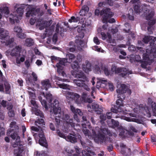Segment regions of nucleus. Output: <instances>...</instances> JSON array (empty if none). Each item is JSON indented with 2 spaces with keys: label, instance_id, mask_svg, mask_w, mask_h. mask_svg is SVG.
Segmentation results:
<instances>
[{
  "label": "nucleus",
  "instance_id": "obj_64",
  "mask_svg": "<svg viewBox=\"0 0 156 156\" xmlns=\"http://www.w3.org/2000/svg\"><path fill=\"white\" fill-rule=\"evenodd\" d=\"M82 10H84L85 11H86V12H88L89 11V8L86 5H84L82 7Z\"/></svg>",
  "mask_w": 156,
  "mask_h": 156
},
{
  "label": "nucleus",
  "instance_id": "obj_42",
  "mask_svg": "<svg viewBox=\"0 0 156 156\" xmlns=\"http://www.w3.org/2000/svg\"><path fill=\"white\" fill-rule=\"evenodd\" d=\"M69 45L70 47L69 48V50L70 51L73 52L75 51V45H74V43L73 42H70Z\"/></svg>",
  "mask_w": 156,
  "mask_h": 156
},
{
  "label": "nucleus",
  "instance_id": "obj_35",
  "mask_svg": "<svg viewBox=\"0 0 156 156\" xmlns=\"http://www.w3.org/2000/svg\"><path fill=\"white\" fill-rule=\"evenodd\" d=\"M58 86L60 88L64 89L70 90L71 88L69 85L64 83L59 84H58Z\"/></svg>",
  "mask_w": 156,
  "mask_h": 156
},
{
  "label": "nucleus",
  "instance_id": "obj_34",
  "mask_svg": "<svg viewBox=\"0 0 156 156\" xmlns=\"http://www.w3.org/2000/svg\"><path fill=\"white\" fill-rule=\"evenodd\" d=\"M34 44L33 40L31 39L28 38L26 39L25 44L26 45L30 46Z\"/></svg>",
  "mask_w": 156,
  "mask_h": 156
},
{
  "label": "nucleus",
  "instance_id": "obj_20",
  "mask_svg": "<svg viewBox=\"0 0 156 156\" xmlns=\"http://www.w3.org/2000/svg\"><path fill=\"white\" fill-rule=\"evenodd\" d=\"M41 88L42 89L47 90L48 88L51 87V84L48 79L43 80L41 82Z\"/></svg>",
  "mask_w": 156,
  "mask_h": 156
},
{
  "label": "nucleus",
  "instance_id": "obj_58",
  "mask_svg": "<svg viewBox=\"0 0 156 156\" xmlns=\"http://www.w3.org/2000/svg\"><path fill=\"white\" fill-rule=\"evenodd\" d=\"M94 41L97 44H99L100 43V41L97 37H95L94 38Z\"/></svg>",
  "mask_w": 156,
  "mask_h": 156
},
{
  "label": "nucleus",
  "instance_id": "obj_40",
  "mask_svg": "<svg viewBox=\"0 0 156 156\" xmlns=\"http://www.w3.org/2000/svg\"><path fill=\"white\" fill-rule=\"evenodd\" d=\"M79 18L78 17L76 18L74 16H73L69 20V22L70 23L72 22L77 23L79 21Z\"/></svg>",
  "mask_w": 156,
  "mask_h": 156
},
{
  "label": "nucleus",
  "instance_id": "obj_45",
  "mask_svg": "<svg viewBox=\"0 0 156 156\" xmlns=\"http://www.w3.org/2000/svg\"><path fill=\"white\" fill-rule=\"evenodd\" d=\"M102 68H100L98 65L95 66L94 67V70L96 73H98L101 71Z\"/></svg>",
  "mask_w": 156,
  "mask_h": 156
},
{
  "label": "nucleus",
  "instance_id": "obj_29",
  "mask_svg": "<svg viewBox=\"0 0 156 156\" xmlns=\"http://www.w3.org/2000/svg\"><path fill=\"white\" fill-rule=\"evenodd\" d=\"M140 111L143 112V114L145 115H146L148 117H150L151 116L150 111L149 109L147 107H145L143 108L140 109Z\"/></svg>",
  "mask_w": 156,
  "mask_h": 156
},
{
  "label": "nucleus",
  "instance_id": "obj_50",
  "mask_svg": "<svg viewBox=\"0 0 156 156\" xmlns=\"http://www.w3.org/2000/svg\"><path fill=\"white\" fill-rule=\"evenodd\" d=\"M13 108V105L11 103H8L7 105V108L9 111L13 110L12 108Z\"/></svg>",
  "mask_w": 156,
  "mask_h": 156
},
{
  "label": "nucleus",
  "instance_id": "obj_5",
  "mask_svg": "<svg viewBox=\"0 0 156 156\" xmlns=\"http://www.w3.org/2000/svg\"><path fill=\"white\" fill-rule=\"evenodd\" d=\"M80 74H77L75 75V77L79 78V79H75L73 80V82L77 86L83 87V88L87 91L90 89L88 86L85 84V83L88 82L89 80L83 73L80 72Z\"/></svg>",
  "mask_w": 156,
  "mask_h": 156
},
{
  "label": "nucleus",
  "instance_id": "obj_38",
  "mask_svg": "<svg viewBox=\"0 0 156 156\" xmlns=\"http://www.w3.org/2000/svg\"><path fill=\"white\" fill-rule=\"evenodd\" d=\"M25 56L24 55H23L20 58H17L16 59V62L17 64H20L21 62H23L25 60Z\"/></svg>",
  "mask_w": 156,
  "mask_h": 156
},
{
  "label": "nucleus",
  "instance_id": "obj_51",
  "mask_svg": "<svg viewBox=\"0 0 156 156\" xmlns=\"http://www.w3.org/2000/svg\"><path fill=\"white\" fill-rule=\"evenodd\" d=\"M140 7L137 5L134 6V10L136 13H139L140 12Z\"/></svg>",
  "mask_w": 156,
  "mask_h": 156
},
{
  "label": "nucleus",
  "instance_id": "obj_55",
  "mask_svg": "<svg viewBox=\"0 0 156 156\" xmlns=\"http://www.w3.org/2000/svg\"><path fill=\"white\" fill-rule=\"evenodd\" d=\"M8 114L9 117H13L14 115L13 110L9 111Z\"/></svg>",
  "mask_w": 156,
  "mask_h": 156
},
{
  "label": "nucleus",
  "instance_id": "obj_59",
  "mask_svg": "<svg viewBox=\"0 0 156 156\" xmlns=\"http://www.w3.org/2000/svg\"><path fill=\"white\" fill-rule=\"evenodd\" d=\"M70 108L71 111L75 114L76 112L77 109H76L72 105H70Z\"/></svg>",
  "mask_w": 156,
  "mask_h": 156
},
{
  "label": "nucleus",
  "instance_id": "obj_28",
  "mask_svg": "<svg viewBox=\"0 0 156 156\" xmlns=\"http://www.w3.org/2000/svg\"><path fill=\"white\" fill-rule=\"evenodd\" d=\"M64 65H60L59 64H57L56 65V66L57 68V71L59 75L62 76L63 77L66 76V73L63 71V67Z\"/></svg>",
  "mask_w": 156,
  "mask_h": 156
},
{
  "label": "nucleus",
  "instance_id": "obj_17",
  "mask_svg": "<svg viewBox=\"0 0 156 156\" xmlns=\"http://www.w3.org/2000/svg\"><path fill=\"white\" fill-rule=\"evenodd\" d=\"M13 30L14 32L16 33L17 35L19 37L23 38L26 37V35L22 33V30L20 27L15 26Z\"/></svg>",
  "mask_w": 156,
  "mask_h": 156
},
{
  "label": "nucleus",
  "instance_id": "obj_37",
  "mask_svg": "<svg viewBox=\"0 0 156 156\" xmlns=\"http://www.w3.org/2000/svg\"><path fill=\"white\" fill-rule=\"evenodd\" d=\"M42 95H43L47 100H48L49 101H50L51 102L52 101V95L50 93H48L45 95L44 93H43Z\"/></svg>",
  "mask_w": 156,
  "mask_h": 156
},
{
  "label": "nucleus",
  "instance_id": "obj_24",
  "mask_svg": "<svg viewBox=\"0 0 156 156\" xmlns=\"http://www.w3.org/2000/svg\"><path fill=\"white\" fill-rule=\"evenodd\" d=\"M86 65L82 66L83 71L86 73H88L91 70V64L88 61L85 62Z\"/></svg>",
  "mask_w": 156,
  "mask_h": 156
},
{
  "label": "nucleus",
  "instance_id": "obj_18",
  "mask_svg": "<svg viewBox=\"0 0 156 156\" xmlns=\"http://www.w3.org/2000/svg\"><path fill=\"white\" fill-rule=\"evenodd\" d=\"M154 12L153 10H149V13L147 16V20H150L148 23V24L150 26L152 25L155 23V20H151L154 16Z\"/></svg>",
  "mask_w": 156,
  "mask_h": 156
},
{
  "label": "nucleus",
  "instance_id": "obj_60",
  "mask_svg": "<svg viewBox=\"0 0 156 156\" xmlns=\"http://www.w3.org/2000/svg\"><path fill=\"white\" fill-rule=\"evenodd\" d=\"M83 132L86 136H89L90 132L89 130L87 129H83Z\"/></svg>",
  "mask_w": 156,
  "mask_h": 156
},
{
  "label": "nucleus",
  "instance_id": "obj_21",
  "mask_svg": "<svg viewBox=\"0 0 156 156\" xmlns=\"http://www.w3.org/2000/svg\"><path fill=\"white\" fill-rule=\"evenodd\" d=\"M98 80L96 85V87L97 88L99 89L100 87H105V84L107 82L106 80L102 78H98Z\"/></svg>",
  "mask_w": 156,
  "mask_h": 156
},
{
  "label": "nucleus",
  "instance_id": "obj_36",
  "mask_svg": "<svg viewBox=\"0 0 156 156\" xmlns=\"http://www.w3.org/2000/svg\"><path fill=\"white\" fill-rule=\"evenodd\" d=\"M152 110L153 115L156 116V104L154 102H152L151 104Z\"/></svg>",
  "mask_w": 156,
  "mask_h": 156
},
{
  "label": "nucleus",
  "instance_id": "obj_53",
  "mask_svg": "<svg viewBox=\"0 0 156 156\" xmlns=\"http://www.w3.org/2000/svg\"><path fill=\"white\" fill-rule=\"evenodd\" d=\"M25 64L27 68H28L30 66V61L29 59H27L25 62Z\"/></svg>",
  "mask_w": 156,
  "mask_h": 156
},
{
  "label": "nucleus",
  "instance_id": "obj_4",
  "mask_svg": "<svg viewBox=\"0 0 156 156\" xmlns=\"http://www.w3.org/2000/svg\"><path fill=\"white\" fill-rule=\"evenodd\" d=\"M26 6V5L24 4L21 5L16 4V5L15 8H17L16 11L13 12L12 14H11L7 17V19L9 20L11 23L14 24L15 21L17 23L18 22V20L20 19V18L23 14V9Z\"/></svg>",
  "mask_w": 156,
  "mask_h": 156
},
{
  "label": "nucleus",
  "instance_id": "obj_27",
  "mask_svg": "<svg viewBox=\"0 0 156 156\" xmlns=\"http://www.w3.org/2000/svg\"><path fill=\"white\" fill-rule=\"evenodd\" d=\"M123 119L128 122H137L138 123H142L143 121L139 119H135L131 118H123Z\"/></svg>",
  "mask_w": 156,
  "mask_h": 156
},
{
  "label": "nucleus",
  "instance_id": "obj_25",
  "mask_svg": "<svg viewBox=\"0 0 156 156\" xmlns=\"http://www.w3.org/2000/svg\"><path fill=\"white\" fill-rule=\"evenodd\" d=\"M75 58L76 56L73 54L71 53L67 54L66 55V59L67 60L66 64L67 62L69 63L73 62L74 61L76 60H75Z\"/></svg>",
  "mask_w": 156,
  "mask_h": 156
},
{
  "label": "nucleus",
  "instance_id": "obj_13",
  "mask_svg": "<svg viewBox=\"0 0 156 156\" xmlns=\"http://www.w3.org/2000/svg\"><path fill=\"white\" fill-rule=\"evenodd\" d=\"M31 103L34 106L32 107V110L33 111H34V114L37 116H40V117H43L44 116L43 113L38 109H37L36 108H38V105L37 104L36 101L34 100V99H32L30 101Z\"/></svg>",
  "mask_w": 156,
  "mask_h": 156
},
{
  "label": "nucleus",
  "instance_id": "obj_2",
  "mask_svg": "<svg viewBox=\"0 0 156 156\" xmlns=\"http://www.w3.org/2000/svg\"><path fill=\"white\" fill-rule=\"evenodd\" d=\"M156 41V38L153 36H145L143 39L145 43L150 42L151 47L146 50V53L143 55L144 62L145 63V66L149 62V61L152 60V57L156 58V44L152 46L154 42Z\"/></svg>",
  "mask_w": 156,
  "mask_h": 156
},
{
  "label": "nucleus",
  "instance_id": "obj_54",
  "mask_svg": "<svg viewBox=\"0 0 156 156\" xmlns=\"http://www.w3.org/2000/svg\"><path fill=\"white\" fill-rule=\"evenodd\" d=\"M35 153L36 154V156H45V154L44 152L36 151Z\"/></svg>",
  "mask_w": 156,
  "mask_h": 156
},
{
  "label": "nucleus",
  "instance_id": "obj_1",
  "mask_svg": "<svg viewBox=\"0 0 156 156\" xmlns=\"http://www.w3.org/2000/svg\"><path fill=\"white\" fill-rule=\"evenodd\" d=\"M117 87L118 89L116 90V92L118 94V97L121 99H118L116 101V105L114 108H111L112 112L114 113H117L118 112H121L122 109L124 106L123 101L122 100L125 98L124 94L126 92L129 94H131V91L129 89L128 87L124 84H118Z\"/></svg>",
  "mask_w": 156,
  "mask_h": 156
},
{
  "label": "nucleus",
  "instance_id": "obj_15",
  "mask_svg": "<svg viewBox=\"0 0 156 156\" xmlns=\"http://www.w3.org/2000/svg\"><path fill=\"white\" fill-rule=\"evenodd\" d=\"M71 67L76 72H72L71 74L75 77V75L77 73L80 74V72L83 73L82 71L78 72L79 69L80 68V65L78 62L76 60L74 61L73 63L71 64Z\"/></svg>",
  "mask_w": 156,
  "mask_h": 156
},
{
  "label": "nucleus",
  "instance_id": "obj_48",
  "mask_svg": "<svg viewBox=\"0 0 156 156\" xmlns=\"http://www.w3.org/2000/svg\"><path fill=\"white\" fill-rule=\"evenodd\" d=\"M66 151L68 154V155L69 156H73L72 154L73 153V151L71 149H69L67 150H66Z\"/></svg>",
  "mask_w": 156,
  "mask_h": 156
},
{
  "label": "nucleus",
  "instance_id": "obj_63",
  "mask_svg": "<svg viewBox=\"0 0 156 156\" xmlns=\"http://www.w3.org/2000/svg\"><path fill=\"white\" fill-rule=\"evenodd\" d=\"M76 59L77 61H76L77 62H80L82 60V56L80 55H78L77 56Z\"/></svg>",
  "mask_w": 156,
  "mask_h": 156
},
{
  "label": "nucleus",
  "instance_id": "obj_3",
  "mask_svg": "<svg viewBox=\"0 0 156 156\" xmlns=\"http://www.w3.org/2000/svg\"><path fill=\"white\" fill-rule=\"evenodd\" d=\"M35 124L37 126L38 125H40L38 126V128L34 126L31 127V130L36 132H39L37 136V134H34L35 138L36 140L38 139L39 143L41 145L46 147L47 146V143L43 131L45 128V123L43 119H39L35 121Z\"/></svg>",
  "mask_w": 156,
  "mask_h": 156
},
{
  "label": "nucleus",
  "instance_id": "obj_30",
  "mask_svg": "<svg viewBox=\"0 0 156 156\" xmlns=\"http://www.w3.org/2000/svg\"><path fill=\"white\" fill-rule=\"evenodd\" d=\"M121 147H125V146L123 145H121ZM121 153L122 154H124L126 155H127L128 154L129 155L130 154V150L129 148L123 147L121 149Z\"/></svg>",
  "mask_w": 156,
  "mask_h": 156
},
{
  "label": "nucleus",
  "instance_id": "obj_33",
  "mask_svg": "<svg viewBox=\"0 0 156 156\" xmlns=\"http://www.w3.org/2000/svg\"><path fill=\"white\" fill-rule=\"evenodd\" d=\"M10 126L11 128L10 130H18L19 128L18 126L16 125L15 122H12L10 124Z\"/></svg>",
  "mask_w": 156,
  "mask_h": 156
},
{
  "label": "nucleus",
  "instance_id": "obj_8",
  "mask_svg": "<svg viewBox=\"0 0 156 156\" xmlns=\"http://www.w3.org/2000/svg\"><path fill=\"white\" fill-rule=\"evenodd\" d=\"M63 93L66 96L67 100H73L78 105L80 104L82 102L80 97V95L77 93L65 90L63 91Z\"/></svg>",
  "mask_w": 156,
  "mask_h": 156
},
{
  "label": "nucleus",
  "instance_id": "obj_23",
  "mask_svg": "<svg viewBox=\"0 0 156 156\" xmlns=\"http://www.w3.org/2000/svg\"><path fill=\"white\" fill-rule=\"evenodd\" d=\"M21 48L19 46H17L14 48L11 51L10 54L12 56H18L20 55Z\"/></svg>",
  "mask_w": 156,
  "mask_h": 156
},
{
  "label": "nucleus",
  "instance_id": "obj_26",
  "mask_svg": "<svg viewBox=\"0 0 156 156\" xmlns=\"http://www.w3.org/2000/svg\"><path fill=\"white\" fill-rule=\"evenodd\" d=\"M27 12L26 14L27 17L30 16H33L34 15V13L35 12L34 8H32V6L30 5H28L27 9Z\"/></svg>",
  "mask_w": 156,
  "mask_h": 156
},
{
  "label": "nucleus",
  "instance_id": "obj_14",
  "mask_svg": "<svg viewBox=\"0 0 156 156\" xmlns=\"http://www.w3.org/2000/svg\"><path fill=\"white\" fill-rule=\"evenodd\" d=\"M87 108L89 111H91L93 110L97 112V113L101 114L102 110L99 108V105L95 103H93L91 105H88Z\"/></svg>",
  "mask_w": 156,
  "mask_h": 156
},
{
  "label": "nucleus",
  "instance_id": "obj_47",
  "mask_svg": "<svg viewBox=\"0 0 156 156\" xmlns=\"http://www.w3.org/2000/svg\"><path fill=\"white\" fill-rule=\"evenodd\" d=\"M28 92L30 95V99H35L36 97L35 94L34 93L32 92L31 91H28Z\"/></svg>",
  "mask_w": 156,
  "mask_h": 156
},
{
  "label": "nucleus",
  "instance_id": "obj_61",
  "mask_svg": "<svg viewBox=\"0 0 156 156\" xmlns=\"http://www.w3.org/2000/svg\"><path fill=\"white\" fill-rule=\"evenodd\" d=\"M36 21V19L35 18H32L30 20V23L31 25H33L35 23Z\"/></svg>",
  "mask_w": 156,
  "mask_h": 156
},
{
  "label": "nucleus",
  "instance_id": "obj_39",
  "mask_svg": "<svg viewBox=\"0 0 156 156\" xmlns=\"http://www.w3.org/2000/svg\"><path fill=\"white\" fill-rule=\"evenodd\" d=\"M109 120L108 121L112 123V126H114L116 127H118V126H119V122H118L116 121L113 119H109Z\"/></svg>",
  "mask_w": 156,
  "mask_h": 156
},
{
  "label": "nucleus",
  "instance_id": "obj_57",
  "mask_svg": "<svg viewBox=\"0 0 156 156\" xmlns=\"http://www.w3.org/2000/svg\"><path fill=\"white\" fill-rule=\"evenodd\" d=\"M92 49L98 52H100L101 48H99L98 46H94L92 47Z\"/></svg>",
  "mask_w": 156,
  "mask_h": 156
},
{
  "label": "nucleus",
  "instance_id": "obj_32",
  "mask_svg": "<svg viewBox=\"0 0 156 156\" xmlns=\"http://www.w3.org/2000/svg\"><path fill=\"white\" fill-rule=\"evenodd\" d=\"M87 152L85 151H83L82 154L83 155H86L87 156H92V155H95V153L93 152H91L89 150L87 151Z\"/></svg>",
  "mask_w": 156,
  "mask_h": 156
},
{
  "label": "nucleus",
  "instance_id": "obj_44",
  "mask_svg": "<svg viewBox=\"0 0 156 156\" xmlns=\"http://www.w3.org/2000/svg\"><path fill=\"white\" fill-rule=\"evenodd\" d=\"M108 86L109 88L110 91H112L113 90L114 88L113 85L112 83L109 82L107 83V82L105 84V86Z\"/></svg>",
  "mask_w": 156,
  "mask_h": 156
},
{
  "label": "nucleus",
  "instance_id": "obj_10",
  "mask_svg": "<svg viewBox=\"0 0 156 156\" xmlns=\"http://www.w3.org/2000/svg\"><path fill=\"white\" fill-rule=\"evenodd\" d=\"M59 103L58 101L55 99L50 104V113L51 114H54L56 115L61 112V108L59 107Z\"/></svg>",
  "mask_w": 156,
  "mask_h": 156
},
{
  "label": "nucleus",
  "instance_id": "obj_41",
  "mask_svg": "<svg viewBox=\"0 0 156 156\" xmlns=\"http://www.w3.org/2000/svg\"><path fill=\"white\" fill-rule=\"evenodd\" d=\"M39 99L43 106L46 109H48V107L46 104V101L44 100H42L41 97H39Z\"/></svg>",
  "mask_w": 156,
  "mask_h": 156
},
{
  "label": "nucleus",
  "instance_id": "obj_56",
  "mask_svg": "<svg viewBox=\"0 0 156 156\" xmlns=\"http://www.w3.org/2000/svg\"><path fill=\"white\" fill-rule=\"evenodd\" d=\"M84 102H88L89 103H91L92 102V100L90 98H84L83 100Z\"/></svg>",
  "mask_w": 156,
  "mask_h": 156
},
{
  "label": "nucleus",
  "instance_id": "obj_31",
  "mask_svg": "<svg viewBox=\"0 0 156 156\" xmlns=\"http://www.w3.org/2000/svg\"><path fill=\"white\" fill-rule=\"evenodd\" d=\"M101 35L102 37V38L103 40H105L107 38H108V40L110 41L111 39V35L108 33H107V35L104 32L101 33Z\"/></svg>",
  "mask_w": 156,
  "mask_h": 156
},
{
  "label": "nucleus",
  "instance_id": "obj_6",
  "mask_svg": "<svg viewBox=\"0 0 156 156\" xmlns=\"http://www.w3.org/2000/svg\"><path fill=\"white\" fill-rule=\"evenodd\" d=\"M100 15L103 16L102 22L104 23H107L108 21L110 23H112L115 22V19L113 18L108 20L114 15L113 13L110 11V9L109 8L102 10Z\"/></svg>",
  "mask_w": 156,
  "mask_h": 156
},
{
  "label": "nucleus",
  "instance_id": "obj_49",
  "mask_svg": "<svg viewBox=\"0 0 156 156\" xmlns=\"http://www.w3.org/2000/svg\"><path fill=\"white\" fill-rule=\"evenodd\" d=\"M2 13L6 15H7L9 13V9L7 7H5L2 11Z\"/></svg>",
  "mask_w": 156,
  "mask_h": 156
},
{
  "label": "nucleus",
  "instance_id": "obj_62",
  "mask_svg": "<svg viewBox=\"0 0 156 156\" xmlns=\"http://www.w3.org/2000/svg\"><path fill=\"white\" fill-rule=\"evenodd\" d=\"M4 134V129L3 127L0 126V136Z\"/></svg>",
  "mask_w": 156,
  "mask_h": 156
},
{
  "label": "nucleus",
  "instance_id": "obj_19",
  "mask_svg": "<svg viewBox=\"0 0 156 156\" xmlns=\"http://www.w3.org/2000/svg\"><path fill=\"white\" fill-rule=\"evenodd\" d=\"M121 72H123V73H122V76L123 77H124L127 74L132 73L131 71H129L125 68H116L115 73H118Z\"/></svg>",
  "mask_w": 156,
  "mask_h": 156
},
{
  "label": "nucleus",
  "instance_id": "obj_7",
  "mask_svg": "<svg viewBox=\"0 0 156 156\" xmlns=\"http://www.w3.org/2000/svg\"><path fill=\"white\" fill-rule=\"evenodd\" d=\"M0 38L1 42L2 43H5L7 45H10L13 43L14 39H9V33L7 31L4 30L3 28H0Z\"/></svg>",
  "mask_w": 156,
  "mask_h": 156
},
{
  "label": "nucleus",
  "instance_id": "obj_12",
  "mask_svg": "<svg viewBox=\"0 0 156 156\" xmlns=\"http://www.w3.org/2000/svg\"><path fill=\"white\" fill-rule=\"evenodd\" d=\"M57 133L60 137L65 139L67 141H70L72 143H75L76 142V139L74 135L70 134L67 137H66L64 134L61 133L59 130L57 131Z\"/></svg>",
  "mask_w": 156,
  "mask_h": 156
},
{
  "label": "nucleus",
  "instance_id": "obj_43",
  "mask_svg": "<svg viewBox=\"0 0 156 156\" xmlns=\"http://www.w3.org/2000/svg\"><path fill=\"white\" fill-rule=\"evenodd\" d=\"M103 70H104L105 74L106 75H111L113 73L112 72H110L108 70V68L106 66H104L103 67Z\"/></svg>",
  "mask_w": 156,
  "mask_h": 156
},
{
  "label": "nucleus",
  "instance_id": "obj_9",
  "mask_svg": "<svg viewBox=\"0 0 156 156\" xmlns=\"http://www.w3.org/2000/svg\"><path fill=\"white\" fill-rule=\"evenodd\" d=\"M18 130H8L7 133L8 135L10 136V137L13 140H16V143L12 145L13 147H16L18 145V143L20 141V138L18 135Z\"/></svg>",
  "mask_w": 156,
  "mask_h": 156
},
{
  "label": "nucleus",
  "instance_id": "obj_22",
  "mask_svg": "<svg viewBox=\"0 0 156 156\" xmlns=\"http://www.w3.org/2000/svg\"><path fill=\"white\" fill-rule=\"evenodd\" d=\"M99 134H98V140L101 142L104 140L105 135L104 134H106L108 133L107 130L106 129H101L100 131L99 132Z\"/></svg>",
  "mask_w": 156,
  "mask_h": 156
},
{
  "label": "nucleus",
  "instance_id": "obj_11",
  "mask_svg": "<svg viewBox=\"0 0 156 156\" xmlns=\"http://www.w3.org/2000/svg\"><path fill=\"white\" fill-rule=\"evenodd\" d=\"M51 20L48 21L40 20L36 22L37 26L40 30H42L46 27L49 26L52 23Z\"/></svg>",
  "mask_w": 156,
  "mask_h": 156
},
{
  "label": "nucleus",
  "instance_id": "obj_16",
  "mask_svg": "<svg viewBox=\"0 0 156 156\" xmlns=\"http://www.w3.org/2000/svg\"><path fill=\"white\" fill-rule=\"evenodd\" d=\"M51 59L52 63L55 62H58L57 63L56 65L57 64H58L60 65H65L66 63L67 62V60L65 58L60 59L59 58L54 56H51Z\"/></svg>",
  "mask_w": 156,
  "mask_h": 156
},
{
  "label": "nucleus",
  "instance_id": "obj_46",
  "mask_svg": "<svg viewBox=\"0 0 156 156\" xmlns=\"http://www.w3.org/2000/svg\"><path fill=\"white\" fill-rule=\"evenodd\" d=\"M77 116H82L83 115V113L80 109H77L76 112L75 113Z\"/></svg>",
  "mask_w": 156,
  "mask_h": 156
},
{
  "label": "nucleus",
  "instance_id": "obj_52",
  "mask_svg": "<svg viewBox=\"0 0 156 156\" xmlns=\"http://www.w3.org/2000/svg\"><path fill=\"white\" fill-rule=\"evenodd\" d=\"M87 12H86V11L84 10L81 9L80 12V16H85Z\"/></svg>",
  "mask_w": 156,
  "mask_h": 156
}]
</instances>
